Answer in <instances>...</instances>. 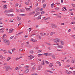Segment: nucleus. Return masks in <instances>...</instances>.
I'll use <instances>...</instances> for the list:
<instances>
[{
  "instance_id": "39448f33",
  "label": "nucleus",
  "mask_w": 75,
  "mask_h": 75,
  "mask_svg": "<svg viewBox=\"0 0 75 75\" xmlns=\"http://www.w3.org/2000/svg\"><path fill=\"white\" fill-rule=\"evenodd\" d=\"M16 18L17 19L18 21H21V17L19 16H17Z\"/></svg>"
},
{
  "instance_id": "e2e57ef3",
  "label": "nucleus",
  "mask_w": 75,
  "mask_h": 75,
  "mask_svg": "<svg viewBox=\"0 0 75 75\" xmlns=\"http://www.w3.org/2000/svg\"><path fill=\"white\" fill-rule=\"evenodd\" d=\"M72 6L74 7H75V4H72Z\"/></svg>"
},
{
  "instance_id": "5701e85b",
  "label": "nucleus",
  "mask_w": 75,
  "mask_h": 75,
  "mask_svg": "<svg viewBox=\"0 0 75 75\" xmlns=\"http://www.w3.org/2000/svg\"><path fill=\"white\" fill-rule=\"evenodd\" d=\"M24 68H25V69H28V68H30V67H29V66H25L24 67Z\"/></svg>"
},
{
  "instance_id": "6ab92c4d",
  "label": "nucleus",
  "mask_w": 75,
  "mask_h": 75,
  "mask_svg": "<svg viewBox=\"0 0 75 75\" xmlns=\"http://www.w3.org/2000/svg\"><path fill=\"white\" fill-rule=\"evenodd\" d=\"M55 34V32H51L50 33V35L51 36L53 35V34Z\"/></svg>"
},
{
  "instance_id": "a18cd8bd",
  "label": "nucleus",
  "mask_w": 75,
  "mask_h": 75,
  "mask_svg": "<svg viewBox=\"0 0 75 75\" xmlns=\"http://www.w3.org/2000/svg\"><path fill=\"white\" fill-rule=\"evenodd\" d=\"M41 13L42 14H44V13H45V11L41 12Z\"/></svg>"
},
{
  "instance_id": "20e7f679",
  "label": "nucleus",
  "mask_w": 75,
  "mask_h": 75,
  "mask_svg": "<svg viewBox=\"0 0 75 75\" xmlns=\"http://www.w3.org/2000/svg\"><path fill=\"white\" fill-rule=\"evenodd\" d=\"M28 57H30L28 59L30 60H31V59H32L34 58V57H33V56H32L31 55L29 56Z\"/></svg>"
},
{
  "instance_id": "f8f14e48",
  "label": "nucleus",
  "mask_w": 75,
  "mask_h": 75,
  "mask_svg": "<svg viewBox=\"0 0 75 75\" xmlns=\"http://www.w3.org/2000/svg\"><path fill=\"white\" fill-rule=\"evenodd\" d=\"M58 47L59 48H64V47H63V46H62L61 45H59L58 46Z\"/></svg>"
},
{
  "instance_id": "0e129e2a",
  "label": "nucleus",
  "mask_w": 75,
  "mask_h": 75,
  "mask_svg": "<svg viewBox=\"0 0 75 75\" xmlns=\"http://www.w3.org/2000/svg\"><path fill=\"white\" fill-rule=\"evenodd\" d=\"M56 63H57V64H60V62L58 61H57V62H56Z\"/></svg>"
},
{
  "instance_id": "4468645a",
  "label": "nucleus",
  "mask_w": 75,
  "mask_h": 75,
  "mask_svg": "<svg viewBox=\"0 0 75 75\" xmlns=\"http://www.w3.org/2000/svg\"><path fill=\"white\" fill-rule=\"evenodd\" d=\"M52 66H53V64L50 63L49 65V68H51Z\"/></svg>"
},
{
  "instance_id": "4d7b16f0",
  "label": "nucleus",
  "mask_w": 75,
  "mask_h": 75,
  "mask_svg": "<svg viewBox=\"0 0 75 75\" xmlns=\"http://www.w3.org/2000/svg\"><path fill=\"white\" fill-rule=\"evenodd\" d=\"M44 73L45 74H46V75H47L48 74L47 73V71H45L44 72Z\"/></svg>"
},
{
  "instance_id": "13d9d810",
  "label": "nucleus",
  "mask_w": 75,
  "mask_h": 75,
  "mask_svg": "<svg viewBox=\"0 0 75 75\" xmlns=\"http://www.w3.org/2000/svg\"><path fill=\"white\" fill-rule=\"evenodd\" d=\"M10 16H14V14H10L9 15Z\"/></svg>"
},
{
  "instance_id": "2f4dec72",
  "label": "nucleus",
  "mask_w": 75,
  "mask_h": 75,
  "mask_svg": "<svg viewBox=\"0 0 75 75\" xmlns=\"http://www.w3.org/2000/svg\"><path fill=\"white\" fill-rule=\"evenodd\" d=\"M50 17H48L45 18V21L47 20H49V19H50Z\"/></svg>"
},
{
  "instance_id": "7ed1b4c3",
  "label": "nucleus",
  "mask_w": 75,
  "mask_h": 75,
  "mask_svg": "<svg viewBox=\"0 0 75 75\" xmlns=\"http://www.w3.org/2000/svg\"><path fill=\"white\" fill-rule=\"evenodd\" d=\"M29 70H30L29 69H27L25 70L24 72V74H27V73L29 72Z\"/></svg>"
},
{
  "instance_id": "6e6d98bb",
  "label": "nucleus",
  "mask_w": 75,
  "mask_h": 75,
  "mask_svg": "<svg viewBox=\"0 0 75 75\" xmlns=\"http://www.w3.org/2000/svg\"><path fill=\"white\" fill-rule=\"evenodd\" d=\"M8 52L10 54H12V53H11V52H10L9 51H8Z\"/></svg>"
},
{
  "instance_id": "a19ab883",
  "label": "nucleus",
  "mask_w": 75,
  "mask_h": 75,
  "mask_svg": "<svg viewBox=\"0 0 75 75\" xmlns=\"http://www.w3.org/2000/svg\"><path fill=\"white\" fill-rule=\"evenodd\" d=\"M38 36H39L38 38H39L40 39H41V36H40V35H38Z\"/></svg>"
},
{
  "instance_id": "774afa93",
  "label": "nucleus",
  "mask_w": 75,
  "mask_h": 75,
  "mask_svg": "<svg viewBox=\"0 0 75 75\" xmlns=\"http://www.w3.org/2000/svg\"><path fill=\"white\" fill-rule=\"evenodd\" d=\"M6 67V66H5V67H3V69H6V67Z\"/></svg>"
},
{
  "instance_id": "c756f323",
  "label": "nucleus",
  "mask_w": 75,
  "mask_h": 75,
  "mask_svg": "<svg viewBox=\"0 0 75 75\" xmlns=\"http://www.w3.org/2000/svg\"><path fill=\"white\" fill-rule=\"evenodd\" d=\"M45 63H46V64H48L49 63H50V62H49L48 61H45Z\"/></svg>"
},
{
  "instance_id": "603ef678",
  "label": "nucleus",
  "mask_w": 75,
  "mask_h": 75,
  "mask_svg": "<svg viewBox=\"0 0 75 75\" xmlns=\"http://www.w3.org/2000/svg\"><path fill=\"white\" fill-rule=\"evenodd\" d=\"M71 74H72V72H71V71H69V74H71Z\"/></svg>"
},
{
  "instance_id": "bb28decb",
  "label": "nucleus",
  "mask_w": 75,
  "mask_h": 75,
  "mask_svg": "<svg viewBox=\"0 0 75 75\" xmlns=\"http://www.w3.org/2000/svg\"><path fill=\"white\" fill-rule=\"evenodd\" d=\"M41 18L40 16H39L38 18H37V20H41Z\"/></svg>"
},
{
  "instance_id": "5fc2aeb1",
  "label": "nucleus",
  "mask_w": 75,
  "mask_h": 75,
  "mask_svg": "<svg viewBox=\"0 0 75 75\" xmlns=\"http://www.w3.org/2000/svg\"><path fill=\"white\" fill-rule=\"evenodd\" d=\"M18 59H19V58L17 57L16 59V61H17V60H18Z\"/></svg>"
},
{
  "instance_id": "f257e3e1",
  "label": "nucleus",
  "mask_w": 75,
  "mask_h": 75,
  "mask_svg": "<svg viewBox=\"0 0 75 75\" xmlns=\"http://www.w3.org/2000/svg\"><path fill=\"white\" fill-rule=\"evenodd\" d=\"M3 42L5 43H6V45H10V41L8 40H7L5 39H4L3 40Z\"/></svg>"
},
{
  "instance_id": "c85d7f7f",
  "label": "nucleus",
  "mask_w": 75,
  "mask_h": 75,
  "mask_svg": "<svg viewBox=\"0 0 75 75\" xmlns=\"http://www.w3.org/2000/svg\"><path fill=\"white\" fill-rule=\"evenodd\" d=\"M67 52H65L64 53L62 52V55H65L66 54H67Z\"/></svg>"
},
{
  "instance_id": "9b49d317",
  "label": "nucleus",
  "mask_w": 75,
  "mask_h": 75,
  "mask_svg": "<svg viewBox=\"0 0 75 75\" xmlns=\"http://www.w3.org/2000/svg\"><path fill=\"white\" fill-rule=\"evenodd\" d=\"M35 11H34L33 12L30 13H29V14H30V15H32V14H35Z\"/></svg>"
},
{
  "instance_id": "bf43d9fd",
  "label": "nucleus",
  "mask_w": 75,
  "mask_h": 75,
  "mask_svg": "<svg viewBox=\"0 0 75 75\" xmlns=\"http://www.w3.org/2000/svg\"><path fill=\"white\" fill-rule=\"evenodd\" d=\"M23 50L22 49H19L20 51H23Z\"/></svg>"
},
{
  "instance_id": "4c0bfd02",
  "label": "nucleus",
  "mask_w": 75,
  "mask_h": 75,
  "mask_svg": "<svg viewBox=\"0 0 75 75\" xmlns=\"http://www.w3.org/2000/svg\"><path fill=\"white\" fill-rule=\"evenodd\" d=\"M59 40V39H58V38H56V39H53V40L54 41H55V40Z\"/></svg>"
},
{
  "instance_id": "1a4fd4ad",
  "label": "nucleus",
  "mask_w": 75,
  "mask_h": 75,
  "mask_svg": "<svg viewBox=\"0 0 75 75\" xmlns=\"http://www.w3.org/2000/svg\"><path fill=\"white\" fill-rule=\"evenodd\" d=\"M35 70V67H32V69L31 70V71H34Z\"/></svg>"
},
{
  "instance_id": "423d86ee",
  "label": "nucleus",
  "mask_w": 75,
  "mask_h": 75,
  "mask_svg": "<svg viewBox=\"0 0 75 75\" xmlns=\"http://www.w3.org/2000/svg\"><path fill=\"white\" fill-rule=\"evenodd\" d=\"M30 0H28V1H26L25 2V4L26 5H28L29 4V2H30Z\"/></svg>"
},
{
  "instance_id": "69168bd1",
  "label": "nucleus",
  "mask_w": 75,
  "mask_h": 75,
  "mask_svg": "<svg viewBox=\"0 0 75 75\" xmlns=\"http://www.w3.org/2000/svg\"><path fill=\"white\" fill-rule=\"evenodd\" d=\"M67 62H69V59H68L67 61Z\"/></svg>"
},
{
  "instance_id": "58836bf2",
  "label": "nucleus",
  "mask_w": 75,
  "mask_h": 75,
  "mask_svg": "<svg viewBox=\"0 0 75 75\" xmlns=\"http://www.w3.org/2000/svg\"><path fill=\"white\" fill-rule=\"evenodd\" d=\"M25 8L26 10H28V11L30 10V8Z\"/></svg>"
},
{
  "instance_id": "412c9836",
  "label": "nucleus",
  "mask_w": 75,
  "mask_h": 75,
  "mask_svg": "<svg viewBox=\"0 0 75 75\" xmlns=\"http://www.w3.org/2000/svg\"><path fill=\"white\" fill-rule=\"evenodd\" d=\"M52 57L53 59H55V55L53 54L52 55Z\"/></svg>"
},
{
  "instance_id": "79ce46f5",
  "label": "nucleus",
  "mask_w": 75,
  "mask_h": 75,
  "mask_svg": "<svg viewBox=\"0 0 75 75\" xmlns=\"http://www.w3.org/2000/svg\"><path fill=\"white\" fill-rule=\"evenodd\" d=\"M71 24H75V22L74 21L72 22H71Z\"/></svg>"
},
{
  "instance_id": "0eeeda50",
  "label": "nucleus",
  "mask_w": 75,
  "mask_h": 75,
  "mask_svg": "<svg viewBox=\"0 0 75 75\" xmlns=\"http://www.w3.org/2000/svg\"><path fill=\"white\" fill-rule=\"evenodd\" d=\"M6 71H8V69L10 68V67L7 66H6Z\"/></svg>"
},
{
  "instance_id": "ddd939ff",
  "label": "nucleus",
  "mask_w": 75,
  "mask_h": 75,
  "mask_svg": "<svg viewBox=\"0 0 75 75\" xmlns=\"http://www.w3.org/2000/svg\"><path fill=\"white\" fill-rule=\"evenodd\" d=\"M0 58L1 59H6L4 57H3L1 55H0Z\"/></svg>"
},
{
  "instance_id": "de8ad7c7",
  "label": "nucleus",
  "mask_w": 75,
  "mask_h": 75,
  "mask_svg": "<svg viewBox=\"0 0 75 75\" xmlns=\"http://www.w3.org/2000/svg\"><path fill=\"white\" fill-rule=\"evenodd\" d=\"M4 53H7V52H6V50H4Z\"/></svg>"
},
{
  "instance_id": "f704fd0d",
  "label": "nucleus",
  "mask_w": 75,
  "mask_h": 75,
  "mask_svg": "<svg viewBox=\"0 0 75 75\" xmlns=\"http://www.w3.org/2000/svg\"><path fill=\"white\" fill-rule=\"evenodd\" d=\"M71 63H74L75 62H74V60L72 59L71 60Z\"/></svg>"
},
{
  "instance_id": "680f3d73",
  "label": "nucleus",
  "mask_w": 75,
  "mask_h": 75,
  "mask_svg": "<svg viewBox=\"0 0 75 75\" xmlns=\"http://www.w3.org/2000/svg\"><path fill=\"white\" fill-rule=\"evenodd\" d=\"M63 8L65 9V10H67V8H66V7H64Z\"/></svg>"
},
{
  "instance_id": "dca6fc26",
  "label": "nucleus",
  "mask_w": 75,
  "mask_h": 75,
  "mask_svg": "<svg viewBox=\"0 0 75 75\" xmlns=\"http://www.w3.org/2000/svg\"><path fill=\"white\" fill-rule=\"evenodd\" d=\"M11 59V57H8L7 58V60L8 61H10Z\"/></svg>"
},
{
  "instance_id": "338daca9",
  "label": "nucleus",
  "mask_w": 75,
  "mask_h": 75,
  "mask_svg": "<svg viewBox=\"0 0 75 75\" xmlns=\"http://www.w3.org/2000/svg\"><path fill=\"white\" fill-rule=\"evenodd\" d=\"M20 11H21V12H24V11H22V10H21V9L20 10Z\"/></svg>"
},
{
  "instance_id": "e433bc0d",
  "label": "nucleus",
  "mask_w": 75,
  "mask_h": 75,
  "mask_svg": "<svg viewBox=\"0 0 75 75\" xmlns=\"http://www.w3.org/2000/svg\"><path fill=\"white\" fill-rule=\"evenodd\" d=\"M54 3H53V4H51V7L52 8H53V7H54Z\"/></svg>"
},
{
  "instance_id": "393cba45",
  "label": "nucleus",
  "mask_w": 75,
  "mask_h": 75,
  "mask_svg": "<svg viewBox=\"0 0 75 75\" xmlns=\"http://www.w3.org/2000/svg\"><path fill=\"white\" fill-rule=\"evenodd\" d=\"M29 52L30 54H33L34 53V52L33 50H30L29 51Z\"/></svg>"
},
{
  "instance_id": "aec40b11",
  "label": "nucleus",
  "mask_w": 75,
  "mask_h": 75,
  "mask_svg": "<svg viewBox=\"0 0 75 75\" xmlns=\"http://www.w3.org/2000/svg\"><path fill=\"white\" fill-rule=\"evenodd\" d=\"M4 8H5V9H6V8H7V6L6 5H4Z\"/></svg>"
},
{
  "instance_id": "b1692460",
  "label": "nucleus",
  "mask_w": 75,
  "mask_h": 75,
  "mask_svg": "<svg viewBox=\"0 0 75 75\" xmlns=\"http://www.w3.org/2000/svg\"><path fill=\"white\" fill-rule=\"evenodd\" d=\"M42 6L43 8H45V7H46V4H44Z\"/></svg>"
},
{
  "instance_id": "2eb2a0df",
  "label": "nucleus",
  "mask_w": 75,
  "mask_h": 75,
  "mask_svg": "<svg viewBox=\"0 0 75 75\" xmlns=\"http://www.w3.org/2000/svg\"><path fill=\"white\" fill-rule=\"evenodd\" d=\"M42 67V66H40L38 69V70H40V69H41V67Z\"/></svg>"
},
{
  "instance_id": "37998d69",
  "label": "nucleus",
  "mask_w": 75,
  "mask_h": 75,
  "mask_svg": "<svg viewBox=\"0 0 75 75\" xmlns=\"http://www.w3.org/2000/svg\"><path fill=\"white\" fill-rule=\"evenodd\" d=\"M16 49L14 48V49H13L12 50V52H14L15 50H16Z\"/></svg>"
},
{
  "instance_id": "f3484780",
  "label": "nucleus",
  "mask_w": 75,
  "mask_h": 75,
  "mask_svg": "<svg viewBox=\"0 0 75 75\" xmlns=\"http://www.w3.org/2000/svg\"><path fill=\"white\" fill-rule=\"evenodd\" d=\"M8 13H11V12H13V10L12 9H10L8 11Z\"/></svg>"
},
{
  "instance_id": "052dcab7",
  "label": "nucleus",
  "mask_w": 75,
  "mask_h": 75,
  "mask_svg": "<svg viewBox=\"0 0 75 75\" xmlns=\"http://www.w3.org/2000/svg\"><path fill=\"white\" fill-rule=\"evenodd\" d=\"M35 6L36 7H37V6H38V4H36Z\"/></svg>"
},
{
  "instance_id": "8fccbe9b",
  "label": "nucleus",
  "mask_w": 75,
  "mask_h": 75,
  "mask_svg": "<svg viewBox=\"0 0 75 75\" xmlns=\"http://www.w3.org/2000/svg\"><path fill=\"white\" fill-rule=\"evenodd\" d=\"M44 55H45L46 56H47V53H44Z\"/></svg>"
},
{
  "instance_id": "c9c22d12",
  "label": "nucleus",
  "mask_w": 75,
  "mask_h": 75,
  "mask_svg": "<svg viewBox=\"0 0 75 75\" xmlns=\"http://www.w3.org/2000/svg\"><path fill=\"white\" fill-rule=\"evenodd\" d=\"M31 65H33V66H34V67L35 66V64L34 63H32Z\"/></svg>"
},
{
  "instance_id": "cd10ccee",
  "label": "nucleus",
  "mask_w": 75,
  "mask_h": 75,
  "mask_svg": "<svg viewBox=\"0 0 75 75\" xmlns=\"http://www.w3.org/2000/svg\"><path fill=\"white\" fill-rule=\"evenodd\" d=\"M12 30H11V29H10L9 30V33H12Z\"/></svg>"
},
{
  "instance_id": "f03ea898",
  "label": "nucleus",
  "mask_w": 75,
  "mask_h": 75,
  "mask_svg": "<svg viewBox=\"0 0 75 75\" xmlns=\"http://www.w3.org/2000/svg\"><path fill=\"white\" fill-rule=\"evenodd\" d=\"M52 28H57V26L55 24H51Z\"/></svg>"
},
{
  "instance_id": "473e14b6",
  "label": "nucleus",
  "mask_w": 75,
  "mask_h": 75,
  "mask_svg": "<svg viewBox=\"0 0 75 75\" xmlns=\"http://www.w3.org/2000/svg\"><path fill=\"white\" fill-rule=\"evenodd\" d=\"M42 52V50H38V53H40V52Z\"/></svg>"
},
{
  "instance_id": "a878e982",
  "label": "nucleus",
  "mask_w": 75,
  "mask_h": 75,
  "mask_svg": "<svg viewBox=\"0 0 75 75\" xmlns=\"http://www.w3.org/2000/svg\"><path fill=\"white\" fill-rule=\"evenodd\" d=\"M45 63V62L42 61V62L41 63V64L42 65H44Z\"/></svg>"
},
{
  "instance_id": "c03bdc74",
  "label": "nucleus",
  "mask_w": 75,
  "mask_h": 75,
  "mask_svg": "<svg viewBox=\"0 0 75 75\" xmlns=\"http://www.w3.org/2000/svg\"><path fill=\"white\" fill-rule=\"evenodd\" d=\"M58 9H59V8H58V7H57L55 8V10H58Z\"/></svg>"
},
{
  "instance_id": "6e6552de",
  "label": "nucleus",
  "mask_w": 75,
  "mask_h": 75,
  "mask_svg": "<svg viewBox=\"0 0 75 75\" xmlns=\"http://www.w3.org/2000/svg\"><path fill=\"white\" fill-rule=\"evenodd\" d=\"M40 7L37 8V9H36L35 10L36 12L37 13V12H38V11H40Z\"/></svg>"
},
{
  "instance_id": "4be33fe9",
  "label": "nucleus",
  "mask_w": 75,
  "mask_h": 75,
  "mask_svg": "<svg viewBox=\"0 0 75 75\" xmlns=\"http://www.w3.org/2000/svg\"><path fill=\"white\" fill-rule=\"evenodd\" d=\"M20 16H25L26 15L25 14H20Z\"/></svg>"
},
{
  "instance_id": "ea45409f",
  "label": "nucleus",
  "mask_w": 75,
  "mask_h": 75,
  "mask_svg": "<svg viewBox=\"0 0 75 75\" xmlns=\"http://www.w3.org/2000/svg\"><path fill=\"white\" fill-rule=\"evenodd\" d=\"M28 47L29 48H32V46H31L30 45H28Z\"/></svg>"
},
{
  "instance_id": "3c124183",
  "label": "nucleus",
  "mask_w": 75,
  "mask_h": 75,
  "mask_svg": "<svg viewBox=\"0 0 75 75\" xmlns=\"http://www.w3.org/2000/svg\"><path fill=\"white\" fill-rule=\"evenodd\" d=\"M16 7H17L18 6V4H16L15 5Z\"/></svg>"
},
{
  "instance_id": "09e8293b",
  "label": "nucleus",
  "mask_w": 75,
  "mask_h": 75,
  "mask_svg": "<svg viewBox=\"0 0 75 75\" xmlns=\"http://www.w3.org/2000/svg\"><path fill=\"white\" fill-rule=\"evenodd\" d=\"M37 15V16H38L39 14H40V12H38L36 14Z\"/></svg>"
},
{
  "instance_id": "a211bd4d",
  "label": "nucleus",
  "mask_w": 75,
  "mask_h": 75,
  "mask_svg": "<svg viewBox=\"0 0 75 75\" xmlns=\"http://www.w3.org/2000/svg\"><path fill=\"white\" fill-rule=\"evenodd\" d=\"M22 33H23V32L22 31V32H20L18 34H16V35H19V34H22Z\"/></svg>"
},
{
  "instance_id": "72a5a7b5",
  "label": "nucleus",
  "mask_w": 75,
  "mask_h": 75,
  "mask_svg": "<svg viewBox=\"0 0 75 75\" xmlns=\"http://www.w3.org/2000/svg\"><path fill=\"white\" fill-rule=\"evenodd\" d=\"M61 17H62V16L60 15L58 16H57V18H61Z\"/></svg>"
},
{
  "instance_id": "864d4df0",
  "label": "nucleus",
  "mask_w": 75,
  "mask_h": 75,
  "mask_svg": "<svg viewBox=\"0 0 75 75\" xmlns=\"http://www.w3.org/2000/svg\"><path fill=\"white\" fill-rule=\"evenodd\" d=\"M14 38V36H11L10 37V39H12V38Z\"/></svg>"
},
{
  "instance_id": "49530a36",
  "label": "nucleus",
  "mask_w": 75,
  "mask_h": 75,
  "mask_svg": "<svg viewBox=\"0 0 75 75\" xmlns=\"http://www.w3.org/2000/svg\"><path fill=\"white\" fill-rule=\"evenodd\" d=\"M42 55V54H38V56L39 57H40V56H41V55Z\"/></svg>"
},
{
  "instance_id": "7c9ffc66",
  "label": "nucleus",
  "mask_w": 75,
  "mask_h": 75,
  "mask_svg": "<svg viewBox=\"0 0 75 75\" xmlns=\"http://www.w3.org/2000/svg\"><path fill=\"white\" fill-rule=\"evenodd\" d=\"M51 55H52V53H47V56H50Z\"/></svg>"
},
{
  "instance_id": "9d476101",
  "label": "nucleus",
  "mask_w": 75,
  "mask_h": 75,
  "mask_svg": "<svg viewBox=\"0 0 75 75\" xmlns=\"http://www.w3.org/2000/svg\"><path fill=\"white\" fill-rule=\"evenodd\" d=\"M60 42H61V45H64V41L62 40H61Z\"/></svg>"
}]
</instances>
